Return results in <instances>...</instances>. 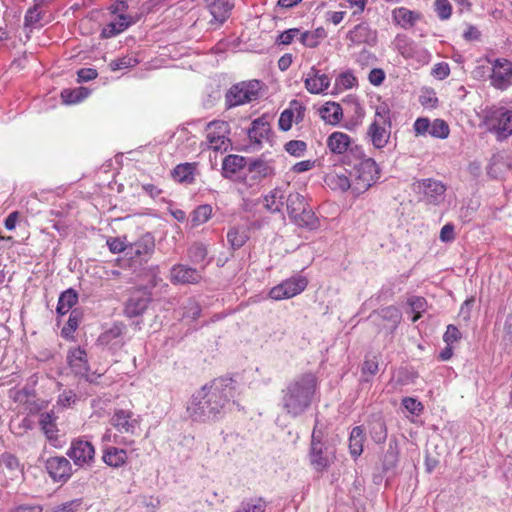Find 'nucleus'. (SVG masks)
<instances>
[{"mask_svg": "<svg viewBox=\"0 0 512 512\" xmlns=\"http://www.w3.org/2000/svg\"><path fill=\"white\" fill-rule=\"evenodd\" d=\"M368 79L371 84L378 86L384 81L385 73L381 69H372L369 73Z\"/></svg>", "mask_w": 512, "mask_h": 512, "instance_id": "obj_62", "label": "nucleus"}, {"mask_svg": "<svg viewBox=\"0 0 512 512\" xmlns=\"http://www.w3.org/2000/svg\"><path fill=\"white\" fill-rule=\"evenodd\" d=\"M351 138L343 132H334L327 139V146L335 154L345 153L351 146Z\"/></svg>", "mask_w": 512, "mask_h": 512, "instance_id": "obj_27", "label": "nucleus"}, {"mask_svg": "<svg viewBox=\"0 0 512 512\" xmlns=\"http://www.w3.org/2000/svg\"><path fill=\"white\" fill-rule=\"evenodd\" d=\"M435 11L439 18L446 20L451 16L452 7L448 0H435Z\"/></svg>", "mask_w": 512, "mask_h": 512, "instance_id": "obj_53", "label": "nucleus"}, {"mask_svg": "<svg viewBox=\"0 0 512 512\" xmlns=\"http://www.w3.org/2000/svg\"><path fill=\"white\" fill-rule=\"evenodd\" d=\"M364 431L361 426L352 429L349 437V449L353 457H358L363 452Z\"/></svg>", "mask_w": 512, "mask_h": 512, "instance_id": "obj_34", "label": "nucleus"}, {"mask_svg": "<svg viewBox=\"0 0 512 512\" xmlns=\"http://www.w3.org/2000/svg\"><path fill=\"white\" fill-rule=\"evenodd\" d=\"M76 395L72 391H64L58 396L57 403L62 407H68L75 402Z\"/></svg>", "mask_w": 512, "mask_h": 512, "instance_id": "obj_61", "label": "nucleus"}, {"mask_svg": "<svg viewBox=\"0 0 512 512\" xmlns=\"http://www.w3.org/2000/svg\"><path fill=\"white\" fill-rule=\"evenodd\" d=\"M138 18L131 15H114V18L103 27L102 38H112L125 31L129 26L136 23Z\"/></svg>", "mask_w": 512, "mask_h": 512, "instance_id": "obj_16", "label": "nucleus"}, {"mask_svg": "<svg viewBox=\"0 0 512 512\" xmlns=\"http://www.w3.org/2000/svg\"><path fill=\"white\" fill-rule=\"evenodd\" d=\"M316 386V377L311 373L295 378L282 390V409L292 418L302 415L312 403Z\"/></svg>", "mask_w": 512, "mask_h": 512, "instance_id": "obj_2", "label": "nucleus"}, {"mask_svg": "<svg viewBox=\"0 0 512 512\" xmlns=\"http://www.w3.org/2000/svg\"><path fill=\"white\" fill-rule=\"evenodd\" d=\"M328 184L332 186L333 189H339L341 191H346L349 188H353V184L350 179L345 174L336 173L334 175H330L328 177Z\"/></svg>", "mask_w": 512, "mask_h": 512, "instance_id": "obj_43", "label": "nucleus"}, {"mask_svg": "<svg viewBox=\"0 0 512 512\" xmlns=\"http://www.w3.org/2000/svg\"><path fill=\"white\" fill-rule=\"evenodd\" d=\"M347 39L355 44L373 46L377 41V32L372 30L367 23H360L347 33Z\"/></svg>", "mask_w": 512, "mask_h": 512, "instance_id": "obj_18", "label": "nucleus"}, {"mask_svg": "<svg viewBox=\"0 0 512 512\" xmlns=\"http://www.w3.org/2000/svg\"><path fill=\"white\" fill-rule=\"evenodd\" d=\"M274 173V168L270 162L263 159H255L247 163L246 172L241 179L247 187L253 188L263 179L273 176Z\"/></svg>", "mask_w": 512, "mask_h": 512, "instance_id": "obj_8", "label": "nucleus"}, {"mask_svg": "<svg viewBox=\"0 0 512 512\" xmlns=\"http://www.w3.org/2000/svg\"><path fill=\"white\" fill-rule=\"evenodd\" d=\"M393 19L402 28L408 29L419 19V15L404 7H400L393 11Z\"/></svg>", "mask_w": 512, "mask_h": 512, "instance_id": "obj_32", "label": "nucleus"}, {"mask_svg": "<svg viewBox=\"0 0 512 512\" xmlns=\"http://www.w3.org/2000/svg\"><path fill=\"white\" fill-rule=\"evenodd\" d=\"M111 425L120 433L135 435L140 427L139 417L130 410L117 409L110 419Z\"/></svg>", "mask_w": 512, "mask_h": 512, "instance_id": "obj_11", "label": "nucleus"}, {"mask_svg": "<svg viewBox=\"0 0 512 512\" xmlns=\"http://www.w3.org/2000/svg\"><path fill=\"white\" fill-rule=\"evenodd\" d=\"M196 168L197 163H181L173 169L172 176L180 183L191 184L195 180Z\"/></svg>", "mask_w": 512, "mask_h": 512, "instance_id": "obj_30", "label": "nucleus"}, {"mask_svg": "<svg viewBox=\"0 0 512 512\" xmlns=\"http://www.w3.org/2000/svg\"><path fill=\"white\" fill-rule=\"evenodd\" d=\"M67 455L77 466L90 465L95 459V448L93 444L83 438L72 440Z\"/></svg>", "mask_w": 512, "mask_h": 512, "instance_id": "obj_10", "label": "nucleus"}, {"mask_svg": "<svg viewBox=\"0 0 512 512\" xmlns=\"http://www.w3.org/2000/svg\"><path fill=\"white\" fill-rule=\"evenodd\" d=\"M46 470L55 481H66L72 474L71 464L63 456L50 457L46 461Z\"/></svg>", "mask_w": 512, "mask_h": 512, "instance_id": "obj_14", "label": "nucleus"}, {"mask_svg": "<svg viewBox=\"0 0 512 512\" xmlns=\"http://www.w3.org/2000/svg\"><path fill=\"white\" fill-rule=\"evenodd\" d=\"M398 460V450L397 444L390 442L388 445V449L385 453L384 463L385 466L392 467Z\"/></svg>", "mask_w": 512, "mask_h": 512, "instance_id": "obj_56", "label": "nucleus"}, {"mask_svg": "<svg viewBox=\"0 0 512 512\" xmlns=\"http://www.w3.org/2000/svg\"><path fill=\"white\" fill-rule=\"evenodd\" d=\"M450 73V69L447 63H438L434 66L432 74L439 78L444 79L446 78Z\"/></svg>", "mask_w": 512, "mask_h": 512, "instance_id": "obj_64", "label": "nucleus"}, {"mask_svg": "<svg viewBox=\"0 0 512 512\" xmlns=\"http://www.w3.org/2000/svg\"><path fill=\"white\" fill-rule=\"evenodd\" d=\"M408 304L415 313L412 322H416L421 317V312L425 310L426 300L423 297L414 296L408 299Z\"/></svg>", "mask_w": 512, "mask_h": 512, "instance_id": "obj_48", "label": "nucleus"}, {"mask_svg": "<svg viewBox=\"0 0 512 512\" xmlns=\"http://www.w3.org/2000/svg\"><path fill=\"white\" fill-rule=\"evenodd\" d=\"M98 73L96 69L93 68H82L77 72L78 82H88L97 77Z\"/></svg>", "mask_w": 512, "mask_h": 512, "instance_id": "obj_57", "label": "nucleus"}, {"mask_svg": "<svg viewBox=\"0 0 512 512\" xmlns=\"http://www.w3.org/2000/svg\"><path fill=\"white\" fill-rule=\"evenodd\" d=\"M207 8L217 24H222L229 17L234 4L232 0H205Z\"/></svg>", "mask_w": 512, "mask_h": 512, "instance_id": "obj_20", "label": "nucleus"}, {"mask_svg": "<svg viewBox=\"0 0 512 512\" xmlns=\"http://www.w3.org/2000/svg\"><path fill=\"white\" fill-rule=\"evenodd\" d=\"M247 166L246 158L240 155H228L224 158L222 163V174L225 178H231L240 170Z\"/></svg>", "mask_w": 512, "mask_h": 512, "instance_id": "obj_29", "label": "nucleus"}, {"mask_svg": "<svg viewBox=\"0 0 512 512\" xmlns=\"http://www.w3.org/2000/svg\"><path fill=\"white\" fill-rule=\"evenodd\" d=\"M461 339V332L459 329L450 324L447 326V329L443 335V340L447 345H452L454 342H457Z\"/></svg>", "mask_w": 512, "mask_h": 512, "instance_id": "obj_55", "label": "nucleus"}, {"mask_svg": "<svg viewBox=\"0 0 512 512\" xmlns=\"http://www.w3.org/2000/svg\"><path fill=\"white\" fill-rule=\"evenodd\" d=\"M55 421L56 417L53 412H44L40 414L39 424L49 440H52L57 436L56 434L58 430Z\"/></svg>", "mask_w": 512, "mask_h": 512, "instance_id": "obj_35", "label": "nucleus"}, {"mask_svg": "<svg viewBox=\"0 0 512 512\" xmlns=\"http://www.w3.org/2000/svg\"><path fill=\"white\" fill-rule=\"evenodd\" d=\"M356 82V78L350 72L342 73L338 78V83L344 88H352Z\"/></svg>", "mask_w": 512, "mask_h": 512, "instance_id": "obj_63", "label": "nucleus"}, {"mask_svg": "<svg viewBox=\"0 0 512 512\" xmlns=\"http://www.w3.org/2000/svg\"><path fill=\"white\" fill-rule=\"evenodd\" d=\"M138 64V60L132 56H124L110 62L109 67L112 71L122 70L134 67Z\"/></svg>", "mask_w": 512, "mask_h": 512, "instance_id": "obj_46", "label": "nucleus"}, {"mask_svg": "<svg viewBox=\"0 0 512 512\" xmlns=\"http://www.w3.org/2000/svg\"><path fill=\"white\" fill-rule=\"evenodd\" d=\"M270 131L269 124L263 119L258 118L252 122V127L248 131V137L252 143L260 146L263 140L268 139Z\"/></svg>", "mask_w": 512, "mask_h": 512, "instance_id": "obj_28", "label": "nucleus"}, {"mask_svg": "<svg viewBox=\"0 0 512 512\" xmlns=\"http://www.w3.org/2000/svg\"><path fill=\"white\" fill-rule=\"evenodd\" d=\"M320 112L321 117L330 124L338 123L343 115L341 106L335 102L327 103Z\"/></svg>", "mask_w": 512, "mask_h": 512, "instance_id": "obj_38", "label": "nucleus"}, {"mask_svg": "<svg viewBox=\"0 0 512 512\" xmlns=\"http://www.w3.org/2000/svg\"><path fill=\"white\" fill-rule=\"evenodd\" d=\"M378 356L375 354H368L365 357V361L362 365V374L374 376L378 372Z\"/></svg>", "mask_w": 512, "mask_h": 512, "instance_id": "obj_45", "label": "nucleus"}, {"mask_svg": "<svg viewBox=\"0 0 512 512\" xmlns=\"http://www.w3.org/2000/svg\"><path fill=\"white\" fill-rule=\"evenodd\" d=\"M234 381L217 378L193 394L187 406L189 417L200 423H209L221 418L234 396Z\"/></svg>", "mask_w": 512, "mask_h": 512, "instance_id": "obj_1", "label": "nucleus"}, {"mask_svg": "<svg viewBox=\"0 0 512 512\" xmlns=\"http://www.w3.org/2000/svg\"><path fill=\"white\" fill-rule=\"evenodd\" d=\"M307 144L302 140H291L285 144V150L292 156L301 157L306 151Z\"/></svg>", "mask_w": 512, "mask_h": 512, "instance_id": "obj_50", "label": "nucleus"}, {"mask_svg": "<svg viewBox=\"0 0 512 512\" xmlns=\"http://www.w3.org/2000/svg\"><path fill=\"white\" fill-rule=\"evenodd\" d=\"M491 84L500 90L512 84V62L507 59H496L492 65Z\"/></svg>", "mask_w": 512, "mask_h": 512, "instance_id": "obj_12", "label": "nucleus"}, {"mask_svg": "<svg viewBox=\"0 0 512 512\" xmlns=\"http://www.w3.org/2000/svg\"><path fill=\"white\" fill-rule=\"evenodd\" d=\"M183 309V317L192 320L197 319L201 313V307L194 299H188L184 304Z\"/></svg>", "mask_w": 512, "mask_h": 512, "instance_id": "obj_49", "label": "nucleus"}, {"mask_svg": "<svg viewBox=\"0 0 512 512\" xmlns=\"http://www.w3.org/2000/svg\"><path fill=\"white\" fill-rule=\"evenodd\" d=\"M372 317L380 318L383 322H388L391 330H394L401 320L400 311L394 306L385 307L381 309L377 315H373Z\"/></svg>", "mask_w": 512, "mask_h": 512, "instance_id": "obj_37", "label": "nucleus"}, {"mask_svg": "<svg viewBox=\"0 0 512 512\" xmlns=\"http://www.w3.org/2000/svg\"><path fill=\"white\" fill-rule=\"evenodd\" d=\"M124 330L125 326L122 323H115L99 336L98 342L101 345L109 346L111 349H119L124 344Z\"/></svg>", "mask_w": 512, "mask_h": 512, "instance_id": "obj_19", "label": "nucleus"}, {"mask_svg": "<svg viewBox=\"0 0 512 512\" xmlns=\"http://www.w3.org/2000/svg\"><path fill=\"white\" fill-rule=\"evenodd\" d=\"M449 126L442 119H435L431 123L429 134L435 138L445 139L449 136Z\"/></svg>", "mask_w": 512, "mask_h": 512, "instance_id": "obj_44", "label": "nucleus"}, {"mask_svg": "<svg viewBox=\"0 0 512 512\" xmlns=\"http://www.w3.org/2000/svg\"><path fill=\"white\" fill-rule=\"evenodd\" d=\"M334 450L328 446L310 447V463L316 471H324L334 462Z\"/></svg>", "mask_w": 512, "mask_h": 512, "instance_id": "obj_15", "label": "nucleus"}, {"mask_svg": "<svg viewBox=\"0 0 512 512\" xmlns=\"http://www.w3.org/2000/svg\"><path fill=\"white\" fill-rule=\"evenodd\" d=\"M306 89L313 94H319L328 89L330 79L325 74H320V71L312 67L307 74L304 81Z\"/></svg>", "mask_w": 512, "mask_h": 512, "instance_id": "obj_21", "label": "nucleus"}, {"mask_svg": "<svg viewBox=\"0 0 512 512\" xmlns=\"http://www.w3.org/2000/svg\"><path fill=\"white\" fill-rule=\"evenodd\" d=\"M491 124L499 137L507 138L512 135V111L503 108L495 111Z\"/></svg>", "mask_w": 512, "mask_h": 512, "instance_id": "obj_17", "label": "nucleus"}, {"mask_svg": "<svg viewBox=\"0 0 512 512\" xmlns=\"http://www.w3.org/2000/svg\"><path fill=\"white\" fill-rule=\"evenodd\" d=\"M294 122V114L291 109V105L289 108L285 109L279 118L278 125L282 131H288L292 127V123Z\"/></svg>", "mask_w": 512, "mask_h": 512, "instance_id": "obj_52", "label": "nucleus"}, {"mask_svg": "<svg viewBox=\"0 0 512 512\" xmlns=\"http://www.w3.org/2000/svg\"><path fill=\"white\" fill-rule=\"evenodd\" d=\"M380 170L372 158H363L354 164L350 173L353 180V191L360 194L367 191L379 178Z\"/></svg>", "mask_w": 512, "mask_h": 512, "instance_id": "obj_5", "label": "nucleus"}, {"mask_svg": "<svg viewBox=\"0 0 512 512\" xmlns=\"http://www.w3.org/2000/svg\"><path fill=\"white\" fill-rule=\"evenodd\" d=\"M67 361L76 373H85L89 370L87 353L81 347L71 349L68 352Z\"/></svg>", "mask_w": 512, "mask_h": 512, "instance_id": "obj_25", "label": "nucleus"}, {"mask_svg": "<svg viewBox=\"0 0 512 512\" xmlns=\"http://www.w3.org/2000/svg\"><path fill=\"white\" fill-rule=\"evenodd\" d=\"M300 34V30L297 28L288 29L278 36L276 42L278 44L289 45L296 37H300Z\"/></svg>", "mask_w": 512, "mask_h": 512, "instance_id": "obj_54", "label": "nucleus"}, {"mask_svg": "<svg viewBox=\"0 0 512 512\" xmlns=\"http://www.w3.org/2000/svg\"><path fill=\"white\" fill-rule=\"evenodd\" d=\"M369 431L376 443H383L387 438V429L384 421L377 417L369 423Z\"/></svg>", "mask_w": 512, "mask_h": 512, "instance_id": "obj_41", "label": "nucleus"}, {"mask_svg": "<svg viewBox=\"0 0 512 512\" xmlns=\"http://www.w3.org/2000/svg\"><path fill=\"white\" fill-rule=\"evenodd\" d=\"M431 123L427 118H418L414 123V130L417 135L425 134L429 132Z\"/></svg>", "mask_w": 512, "mask_h": 512, "instance_id": "obj_60", "label": "nucleus"}, {"mask_svg": "<svg viewBox=\"0 0 512 512\" xmlns=\"http://www.w3.org/2000/svg\"><path fill=\"white\" fill-rule=\"evenodd\" d=\"M78 301V294L73 289H67L66 291L62 292L58 304H57V313L59 315H65L67 314L72 307L77 303Z\"/></svg>", "mask_w": 512, "mask_h": 512, "instance_id": "obj_33", "label": "nucleus"}, {"mask_svg": "<svg viewBox=\"0 0 512 512\" xmlns=\"http://www.w3.org/2000/svg\"><path fill=\"white\" fill-rule=\"evenodd\" d=\"M248 234L245 229L232 227L227 232V240L232 249L236 250L241 248L248 240Z\"/></svg>", "mask_w": 512, "mask_h": 512, "instance_id": "obj_40", "label": "nucleus"}, {"mask_svg": "<svg viewBox=\"0 0 512 512\" xmlns=\"http://www.w3.org/2000/svg\"><path fill=\"white\" fill-rule=\"evenodd\" d=\"M286 208L290 219L299 227L314 230L319 227V220L307 204L303 195L290 193L286 198Z\"/></svg>", "mask_w": 512, "mask_h": 512, "instance_id": "obj_3", "label": "nucleus"}, {"mask_svg": "<svg viewBox=\"0 0 512 512\" xmlns=\"http://www.w3.org/2000/svg\"><path fill=\"white\" fill-rule=\"evenodd\" d=\"M290 105H291V109L294 114V122L295 123L301 122L304 118L305 107L297 100L291 101Z\"/></svg>", "mask_w": 512, "mask_h": 512, "instance_id": "obj_59", "label": "nucleus"}, {"mask_svg": "<svg viewBox=\"0 0 512 512\" xmlns=\"http://www.w3.org/2000/svg\"><path fill=\"white\" fill-rule=\"evenodd\" d=\"M188 255L193 262H202L207 256V248L204 244L195 243L189 248Z\"/></svg>", "mask_w": 512, "mask_h": 512, "instance_id": "obj_47", "label": "nucleus"}, {"mask_svg": "<svg viewBox=\"0 0 512 512\" xmlns=\"http://www.w3.org/2000/svg\"><path fill=\"white\" fill-rule=\"evenodd\" d=\"M307 284L308 281L304 276L291 277L273 287L269 292V296L274 300L292 298L304 291Z\"/></svg>", "mask_w": 512, "mask_h": 512, "instance_id": "obj_9", "label": "nucleus"}, {"mask_svg": "<svg viewBox=\"0 0 512 512\" xmlns=\"http://www.w3.org/2000/svg\"><path fill=\"white\" fill-rule=\"evenodd\" d=\"M266 502L262 498L243 501L235 512H265Z\"/></svg>", "mask_w": 512, "mask_h": 512, "instance_id": "obj_42", "label": "nucleus"}, {"mask_svg": "<svg viewBox=\"0 0 512 512\" xmlns=\"http://www.w3.org/2000/svg\"><path fill=\"white\" fill-rule=\"evenodd\" d=\"M155 248L154 239L150 234L144 235L131 246V254L139 257H146L153 253Z\"/></svg>", "mask_w": 512, "mask_h": 512, "instance_id": "obj_31", "label": "nucleus"}, {"mask_svg": "<svg viewBox=\"0 0 512 512\" xmlns=\"http://www.w3.org/2000/svg\"><path fill=\"white\" fill-rule=\"evenodd\" d=\"M127 459V452L124 449L114 446H108L103 449L102 460L109 467H123L126 464Z\"/></svg>", "mask_w": 512, "mask_h": 512, "instance_id": "obj_24", "label": "nucleus"}, {"mask_svg": "<svg viewBox=\"0 0 512 512\" xmlns=\"http://www.w3.org/2000/svg\"><path fill=\"white\" fill-rule=\"evenodd\" d=\"M150 297L145 292H135L128 299L125 306V313L128 317L141 315L148 307Z\"/></svg>", "mask_w": 512, "mask_h": 512, "instance_id": "obj_22", "label": "nucleus"}, {"mask_svg": "<svg viewBox=\"0 0 512 512\" xmlns=\"http://www.w3.org/2000/svg\"><path fill=\"white\" fill-rule=\"evenodd\" d=\"M259 90L260 82L258 80L237 83L226 93V105L228 108H232L251 102L257 99Z\"/></svg>", "mask_w": 512, "mask_h": 512, "instance_id": "obj_6", "label": "nucleus"}, {"mask_svg": "<svg viewBox=\"0 0 512 512\" xmlns=\"http://www.w3.org/2000/svg\"><path fill=\"white\" fill-rule=\"evenodd\" d=\"M402 404L409 412L413 414H416L423 409L422 404L411 397L404 398Z\"/></svg>", "mask_w": 512, "mask_h": 512, "instance_id": "obj_58", "label": "nucleus"}, {"mask_svg": "<svg viewBox=\"0 0 512 512\" xmlns=\"http://www.w3.org/2000/svg\"><path fill=\"white\" fill-rule=\"evenodd\" d=\"M390 109L386 103L376 106L374 121L368 128L367 134L375 148L386 146L390 138Z\"/></svg>", "mask_w": 512, "mask_h": 512, "instance_id": "obj_4", "label": "nucleus"}, {"mask_svg": "<svg viewBox=\"0 0 512 512\" xmlns=\"http://www.w3.org/2000/svg\"><path fill=\"white\" fill-rule=\"evenodd\" d=\"M286 198L284 191L281 188L276 187L264 196V207L271 213L281 212L284 205V199Z\"/></svg>", "mask_w": 512, "mask_h": 512, "instance_id": "obj_26", "label": "nucleus"}, {"mask_svg": "<svg viewBox=\"0 0 512 512\" xmlns=\"http://www.w3.org/2000/svg\"><path fill=\"white\" fill-rule=\"evenodd\" d=\"M417 189L430 204L439 205L444 200L446 186L441 181L423 179L417 182Z\"/></svg>", "mask_w": 512, "mask_h": 512, "instance_id": "obj_13", "label": "nucleus"}, {"mask_svg": "<svg viewBox=\"0 0 512 512\" xmlns=\"http://www.w3.org/2000/svg\"><path fill=\"white\" fill-rule=\"evenodd\" d=\"M89 95L86 87H78L75 89H65L61 92L62 101L66 104H75Z\"/></svg>", "mask_w": 512, "mask_h": 512, "instance_id": "obj_39", "label": "nucleus"}, {"mask_svg": "<svg viewBox=\"0 0 512 512\" xmlns=\"http://www.w3.org/2000/svg\"><path fill=\"white\" fill-rule=\"evenodd\" d=\"M229 124L225 121H212L206 127L207 145L214 151H226L230 146Z\"/></svg>", "mask_w": 512, "mask_h": 512, "instance_id": "obj_7", "label": "nucleus"}, {"mask_svg": "<svg viewBox=\"0 0 512 512\" xmlns=\"http://www.w3.org/2000/svg\"><path fill=\"white\" fill-rule=\"evenodd\" d=\"M326 36L327 34L325 29L319 27L314 31H305L301 33L299 41L306 47L315 48Z\"/></svg>", "mask_w": 512, "mask_h": 512, "instance_id": "obj_36", "label": "nucleus"}, {"mask_svg": "<svg viewBox=\"0 0 512 512\" xmlns=\"http://www.w3.org/2000/svg\"><path fill=\"white\" fill-rule=\"evenodd\" d=\"M211 215L212 207L210 205H201L194 211L193 222L196 224L205 223L210 219Z\"/></svg>", "mask_w": 512, "mask_h": 512, "instance_id": "obj_51", "label": "nucleus"}, {"mask_svg": "<svg viewBox=\"0 0 512 512\" xmlns=\"http://www.w3.org/2000/svg\"><path fill=\"white\" fill-rule=\"evenodd\" d=\"M171 279L175 283L191 284L197 283L201 279V275L194 268L178 264L171 269Z\"/></svg>", "mask_w": 512, "mask_h": 512, "instance_id": "obj_23", "label": "nucleus"}]
</instances>
